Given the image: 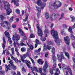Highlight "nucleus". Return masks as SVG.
Segmentation results:
<instances>
[{"label": "nucleus", "instance_id": "obj_1", "mask_svg": "<svg viewBox=\"0 0 75 75\" xmlns=\"http://www.w3.org/2000/svg\"><path fill=\"white\" fill-rule=\"evenodd\" d=\"M62 5V3L60 2L58 0L56 1L52 4V2H50L49 3V8L51 9H58V8L61 7Z\"/></svg>", "mask_w": 75, "mask_h": 75}, {"label": "nucleus", "instance_id": "obj_10", "mask_svg": "<svg viewBox=\"0 0 75 75\" xmlns=\"http://www.w3.org/2000/svg\"><path fill=\"white\" fill-rule=\"evenodd\" d=\"M18 30L19 31V33L21 34V35L22 36L24 37L23 39L24 40H27V38L25 37V34H24V32H23V31L21 29V28H19Z\"/></svg>", "mask_w": 75, "mask_h": 75}, {"label": "nucleus", "instance_id": "obj_46", "mask_svg": "<svg viewBox=\"0 0 75 75\" xmlns=\"http://www.w3.org/2000/svg\"><path fill=\"white\" fill-rule=\"evenodd\" d=\"M63 27L64 28H67V25L65 24H64L63 25Z\"/></svg>", "mask_w": 75, "mask_h": 75}, {"label": "nucleus", "instance_id": "obj_6", "mask_svg": "<svg viewBox=\"0 0 75 75\" xmlns=\"http://www.w3.org/2000/svg\"><path fill=\"white\" fill-rule=\"evenodd\" d=\"M12 38L14 42L13 43L14 46V47H16V42H15V40H16L17 41H18V40H20V36H19L18 35H16L15 38V36H14V35H13Z\"/></svg>", "mask_w": 75, "mask_h": 75}, {"label": "nucleus", "instance_id": "obj_16", "mask_svg": "<svg viewBox=\"0 0 75 75\" xmlns=\"http://www.w3.org/2000/svg\"><path fill=\"white\" fill-rule=\"evenodd\" d=\"M10 56L12 59L13 60H14L16 63H18V59H17V58H14V57L13 56H12V55L11 54H10Z\"/></svg>", "mask_w": 75, "mask_h": 75}, {"label": "nucleus", "instance_id": "obj_25", "mask_svg": "<svg viewBox=\"0 0 75 75\" xmlns=\"http://www.w3.org/2000/svg\"><path fill=\"white\" fill-rule=\"evenodd\" d=\"M28 45V46L29 47H30V49L31 50H33V49H34V47H33V46L32 45H29V44H27Z\"/></svg>", "mask_w": 75, "mask_h": 75}, {"label": "nucleus", "instance_id": "obj_5", "mask_svg": "<svg viewBox=\"0 0 75 75\" xmlns=\"http://www.w3.org/2000/svg\"><path fill=\"white\" fill-rule=\"evenodd\" d=\"M47 0H42L44 1L42 4H41L42 3V2L41 0H38V1L37 2V4L39 6H41V9H44V8L45 7V5H46V3L45 2L47 1Z\"/></svg>", "mask_w": 75, "mask_h": 75}, {"label": "nucleus", "instance_id": "obj_47", "mask_svg": "<svg viewBox=\"0 0 75 75\" xmlns=\"http://www.w3.org/2000/svg\"><path fill=\"white\" fill-rule=\"evenodd\" d=\"M4 23H5L6 24V25H8V22L7 21H3Z\"/></svg>", "mask_w": 75, "mask_h": 75}, {"label": "nucleus", "instance_id": "obj_19", "mask_svg": "<svg viewBox=\"0 0 75 75\" xmlns=\"http://www.w3.org/2000/svg\"><path fill=\"white\" fill-rule=\"evenodd\" d=\"M41 51V48H39L38 50H36L35 51V52L37 55H38V54H40V52Z\"/></svg>", "mask_w": 75, "mask_h": 75}, {"label": "nucleus", "instance_id": "obj_20", "mask_svg": "<svg viewBox=\"0 0 75 75\" xmlns=\"http://www.w3.org/2000/svg\"><path fill=\"white\" fill-rule=\"evenodd\" d=\"M67 70L69 71V72L70 75H72V71H71V69L70 67L69 66L67 67Z\"/></svg>", "mask_w": 75, "mask_h": 75}, {"label": "nucleus", "instance_id": "obj_4", "mask_svg": "<svg viewBox=\"0 0 75 75\" xmlns=\"http://www.w3.org/2000/svg\"><path fill=\"white\" fill-rule=\"evenodd\" d=\"M26 57H27L26 56V54H23V56H21V59L23 62H24L26 64L27 66L29 68H30V65H31V63L30 62L26 60H24V59H25Z\"/></svg>", "mask_w": 75, "mask_h": 75}, {"label": "nucleus", "instance_id": "obj_37", "mask_svg": "<svg viewBox=\"0 0 75 75\" xmlns=\"http://www.w3.org/2000/svg\"><path fill=\"white\" fill-rule=\"evenodd\" d=\"M1 24L2 27H5L6 25H4V22H2L1 23Z\"/></svg>", "mask_w": 75, "mask_h": 75}, {"label": "nucleus", "instance_id": "obj_14", "mask_svg": "<svg viewBox=\"0 0 75 75\" xmlns=\"http://www.w3.org/2000/svg\"><path fill=\"white\" fill-rule=\"evenodd\" d=\"M6 18L5 17V13H3L1 15H0V20L3 21Z\"/></svg>", "mask_w": 75, "mask_h": 75}, {"label": "nucleus", "instance_id": "obj_15", "mask_svg": "<svg viewBox=\"0 0 75 75\" xmlns=\"http://www.w3.org/2000/svg\"><path fill=\"white\" fill-rule=\"evenodd\" d=\"M5 66L6 67V70L7 71H8V69H10V68H11V67H13V66H12V65H11L10 64H9L8 66H7V64H6L5 65Z\"/></svg>", "mask_w": 75, "mask_h": 75}, {"label": "nucleus", "instance_id": "obj_39", "mask_svg": "<svg viewBox=\"0 0 75 75\" xmlns=\"http://www.w3.org/2000/svg\"><path fill=\"white\" fill-rule=\"evenodd\" d=\"M53 69H50V72L51 74H54V72H53Z\"/></svg>", "mask_w": 75, "mask_h": 75}, {"label": "nucleus", "instance_id": "obj_23", "mask_svg": "<svg viewBox=\"0 0 75 75\" xmlns=\"http://www.w3.org/2000/svg\"><path fill=\"white\" fill-rule=\"evenodd\" d=\"M70 18L71 19L72 22H74V20H75V17L73 16H71Z\"/></svg>", "mask_w": 75, "mask_h": 75}, {"label": "nucleus", "instance_id": "obj_22", "mask_svg": "<svg viewBox=\"0 0 75 75\" xmlns=\"http://www.w3.org/2000/svg\"><path fill=\"white\" fill-rule=\"evenodd\" d=\"M70 37L72 40H75V37L73 34H71L70 35Z\"/></svg>", "mask_w": 75, "mask_h": 75}, {"label": "nucleus", "instance_id": "obj_59", "mask_svg": "<svg viewBox=\"0 0 75 75\" xmlns=\"http://www.w3.org/2000/svg\"><path fill=\"white\" fill-rule=\"evenodd\" d=\"M36 42L37 44H40V42H39V41L38 40L36 39Z\"/></svg>", "mask_w": 75, "mask_h": 75}, {"label": "nucleus", "instance_id": "obj_45", "mask_svg": "<svg viewBox=\"0 0 75 75\" xmlns=\"http://www.w3.org/2000/svg\"><path fill=\"white\" fill-rule=\"evenodd\" d=\"M31 60V61H32L33 64H35V62H34V60H33V59H32V58H30Z\"/></svg>", "mask_w": 75, "mask_h": 75}, {"label": "nucleus", "instance_id": "obj_52", "mask_svg": "<svg viewBox=\"0 0 75 75\" xmlns=\"http://www.w3.org/2000/svg\"><path fill=\"white\" fill-rule=\"evenodd\" d=\"M28 26L29 27V29H30V30L31 31V25H30L29 24H28Z\"/></svg>", "mask_w": 75, "mask_h": 75}, {"label": "nucleus", "instance_id": "obj_43", "mask_svg": "<svg viewBox=\"0 0 75 75\" xmlns=\"http://www.w3.org/2000/svg\"><path fill=\"white\" fill-rule=\"evenodd\" d=\"M21 50L22 52H24V51H25V48L24 47L22 48L21 49Z\"/></svg>", "mask_w": 75, "mask_h": 75}, {"label": "nucleus", "instance_id": "obj_17", "mask_svg": "<svg viewBox=\"0 0 75 75\" xmlns=\"http://www.w3.org/2000/svg\"><path fill=\"white\" fill-rule=\"evenodd\" d=\"M31 69L32 72L33 74H35L34 73V71H37V67H30Z\"/></svg>", "mask_w": 75, "mask_h": 75}, {"label": "nucleus", "instance_id": "obj_51", "mask_svg": "<svg viewBox=\"0 0 75 75\" xmlns=\"http://www.w3.org/2000/svg\"><path fill=\"white\" fill-rule=\"evenodd\" d=\"M5 44L6 43H3L2 45V47H3V49H4L5 48Z\"/></svg>", "mask_w": 75, "mask_h": 75}, {"label": "nucleus", "instance_id": "obj_28", "mask_svg": "<svg viewBox=\"0 0 75 75\" xmlns=\"http://www.w3.org/2000/svg\"><path fill=\"white\" fill-rule=\"evenodd\" d=\"M65 54L68 58H69V54L67 52H65Z\"/></svg>", "mask_w": 75, "mask_h": 75}, {"label": "nucleus", "instance_id": "obj_58", "mask_svg": "<svg viewBox=\"0 0 75 75\" xmlns=\"http://www.w3.org/2000/svg\"><path fill=\"white\" fill-rule=\"evenodd\" d=\"M61 34L62 35H64V34H65V33H64V30H62Z\"/></svg>", "mask_w": 75, "mask_h": 75}, {"label": "nucleus", "instance_id": "obj_3", "mask_svg": "<svg viewBox=\"0 0 75 75\" xmlns=\"http://www.w3.org/2000/svg\"><path fill=\"white\" fill-rule=\"evenodd\" d=\"M4 3V8L6 10V14L8 16L10 15L12 12L11 9L10 8V5L8 2L4 1V0H0V4Z\"/></svg>", "mask_w": 75, "mask_h": 75}, {"label": "nucleus", "instance_id": "obj_18", "mask_svg": "<svg viewBox=\"0 0 75 75\" xmlns=\"http://www.w3.org/2000/svg\"><path fill=\"white\" fill-rule=\"evenodd\" d=\"M59 74H60V71L59 70L58 68H57L56 72L54 74V75H59Z\"/></svg>", "mask_w": 75, "mask_h": 75}, {"label": "nucleus", "instance_id": "obj_64", "mask_svg": "<svg viewBox=\"0 0 75 75\" xmlns=\"http://www.w3.org/2000/svg\"><path fill=\"white\" fill-rule=\"evenodd\" d=\"M0 72L2 74H4V71H0Z\"/></svg>", "mask_w": 75, "mask_h": 75}, {"label": "nucleus", "instance_id": "obj_12", "mask_svg": "<svg viewBox=\"0 0 75 75\" xmlns=\"http://www.w3.org/2000/svg\"><path fill=\"white\" fill-rule=\"evenodd\" d=\"M61 56L59 54H57V56L58 57V59L59 61L60 62H61L62 61V58L61 57H63L64 56V53H63V52H61Z\"/></svg>", "mask_w": 75, "mask_h": 75}, {"label": "nucleus", "instance_id": "obj_21", "mask_svg": "<svg viewBox=\"0 0 75 75\" xmlns=\"http://www.w3.org/2000/svg\"><path fill=\"white\" fill-rule=\"evenodd\" d=\"M36 7L37 8V10L38 11V13H40L41 12V8H40L37 7V6H36Z\"/></svg>", "mask_w": 75, "mask_h": 75}, {"label": "nucleus", "instance_id": "obj_24", "mask_svg": "<svg viewBox=\"0 0 75 75\" xmlns=\"http://www.w3.org/2000/svg\"><path fill=\"white\" fill-rule=\"evenodd\" d=\"M68 31L69 32L71 33V34H72L73 32H72V28L71 27H69V29H68Z\"/></svg>", "mask_w": 75, "mask_h": 75}, {"label": "nucleus", "instance_id": "obj_60", "mask_svg": "<svg viewBox=\"0 0 75 75\" xmlns=\"http://www.w3.org/2000/svg\"><path fill=\"white\" fill-rule=\"evenodd\" d=\"M58 66L59 67V68H60V69H61V64H58Z\"/></svg>", "mask_w": 75, "mask_h": 75}, {"label": "nucleus", "instance_id": "obj_9", "mask_svg": "<svg viewBox=\"0 0 75 75\" xmlns=\"http://www.w3.org/2000/svg\"><path fill=\"white\" fill-rule=\"evenodd\" d=\"M64 40L65 43L67 45H69L70 44V40H69V38L68 36L64 37Z\"/></svg>", "mask_w": 75, "mask_h": 75}, {"label": "nucleus", "instance_id": "obj_57", "mask_svg": "<svg viewBox=\"0 0 75 75\" xmlns=\"http://www.w3.org/2000/svg\"><path fill=\"white\" fill-rule=\"evenodd\" d=\"M12 27L13 28H16V25H12Z\"/></svg>", "mask_w": 75, "mask_h": 75}, {"label": "nucleus", "instance_id": "obj_36", "mask_svg": "<svg viewBox=\"0 0 75 75\" xmlns=\"http://www.w3.org/2000/svg\"><path fill=\"white\" fill-rule=\"evenodd\" d=\"M46 48L47 50H50L51 48V47L50 46L47 45L46 47Z\"/></svg>", "mask_w": 75, "mask_h": 75}, {"label": "nucleus", "instance_id": "obj_56", "mask_svg": "<svg viewBox=\"0 0 75 75\" xmlns=\"http://www.w3.org/2000/svg\"><path fill=\"white\" fill-rule=\"evenodd\" d=\"M13 2H14V4H16V1L14 0H12L11 1V3H13Z\"/></svg>", "mask_w": 75, "mask_h": 75}, {"label": "nucleus", "instance_id": "obj_26", "mask_svg": "<svg viewBox=\"0 0 75 75\" xmlns=\"http://www.w3.org/2000/svg\"><path fill=\"white\" fill-rule=\"evenodd\" d=\"M44 34H49V30L48 29H46L44 31Z\"/></svg>", "mask_w": 75, "mask_h": 75}, {"label": "nucleus", "instance_id": "obj_42", "mask_svg": "<svg viewBox=\"0 0 75 75\" xmlns=\"http://www.w3.org/2000/svg\"><path fill=\"white\" fill-rule=\"evenodd\" d=\"M35 37V35L33 34H31L30 35V38H33Z\"/></svg>", "mask_w": 75, "mask_h": 75}, {"label": "nucleus", "instance_id": "obj_48", "mask_svg": "<svg viewBox=\"0 0 75 75\" xmlns=\"http://www.w3.org/2000/svg\"><path fill=\"white\" fill-rule=\"evenodd\" d=\"M41 39L42 41H45V40H46V38H41Z\"/></svg>", "mask_w": 75, "mask_h": 75}, {"label": "nucleus", "instance_id": "obj_27", "mask_svg": "<svg viewBox=\"0 0 75 75\" xmlns=\"http://www.w3.org/2000/svg\"><path fill=\"white\" fill-rule=\"evenodd\" d=\"M5 34L6 36V37H9V35H9V33L7 31L5 32Z\"/></svg>", "mask_w": 75, "mask_h": 75}, {"label": "nucleus", "instance_id": "obj_7", "mask_svg": "<svg viewBox=\"0 0 75 75\" xmlns=\"http://www.w3.org/2000/svg\"><path fill=\"white\" fill-rule=\"evenodd\" d=\"M36 27L38 29V34L39 36H40L42 38V31L40 29L39 24H37Z\"/></svg>", "mask_w": 75, "mask_h": 75}, {"label": "nucleus", "instance_id": "obj_13", "mask_svg": "<svg viewBox=\"0 0 75 75\" xmlns=\"http://www.w3.org/2000/svg\"><path fill=\"white\" fill-rule=\"evenodd\" d=\"M48 67V64H47V62H45V64L43 67V69L45 72H46L47 69Z\"/></svg>", "mask_w": 75, "mask_h": 75}, {"label": "nucleus", "instance_id": "obj_49", "mask_svg": "<svg viewBox=\"0 0 75 75\" xmlns=\"http://www.w3.org/2000/svg\"><path fill=\"white\" fill-rule=\"evenodd\" d=\"M72 45L73 47H74V48H75V42H73L72 43Z\"/></svg>", "mask_w": 75, "mask_h": 75}, {"label": "nucleus", "instance_id": "obj_40", "mask_svg": "<svg viewBox=\"0 0 75 75\" xmlns=\"http://www.w3.org/2000/svg\"><path fill=\"white\" fill-rule=\"evenodd\" d=\"M42 59H39V60H38V63H39L40 64H41V62H42Z\"/></svg>", "mask_w": 75, "mask_h": 75}, {"label": "nucleus", "instance_id": "obj_32", "mask_svg": "<svg viewBox=\"0 0 75 75\" xmlns=\"http://www.w3.org/2000/svg\"><path fill=\"white\" fill-rule=\"evenodd\" d=\"M8 41H9V42H10L9 43V44H11V43H12V41H11V38H10V37H8Z\"/></svg>", "mask_w": 75, "mask_h": 75}, {"label": "nucleus", "instance_id": "obj_33", "mask_svg": "<svg viewBox=\"0 0 75 75\" xmlns=\"http://www.w3.org/2000/svg\"><path fill=\"white\" fill-rule=\"evenodd\" d=\"M13 18H14V17H11L10 19H9V21L11 23V22H12L13 21Z\"/></svg>", "mask_w": 75, "mask_h": 75}, {"label": "nucleus", "instance_id": "obj_50", "mask_svg": "<svg viewBox=\"0 0 75 75\" xmlns=\"http://www.w3.org/2000/svg\"><path fill=\"white\" fill-rule=\"evenodd\" d=\"M12 67H13V69H14V70H16V69L17 67H16V66L13 65V66H12Z\"/></svg>", "mask_w": 75, "mask_h": 75}, {"label": "nucleus", "instance_id": "obj_2", "mask_svg": "<svg viewBox=\"0 0 75 75\" xmlns=\"http://www.w3.org/2000/svg\"><path fill=\"white\" fill-rule=\"evenodd\" d=\"M51 33L54 38V41L57 45H59L60 43L61 42V39L58 38V34L57 31H55L54 29H52L51 30Z\"/></svg>", "mask_w": 75, "mask_h": 75}, {"label": "nucleus", "instance_id": "obj_61", "mask_svg": "<svg viewBox=\"0 0 75 75\" xmlns=\"http://www.w3.org/2000/svg\"><path fill=\"white\" fill-rule=\"evenodd\" d=\"M56 69V66H55L54 65L53 67V70H55Z\"/></svg>", "mask_w": 75, "mask_h": 75}, {"label": "nucleus", "instance_id": "obj_38", "mask_svg": "<svg viewBox=\"0 0 75 75\" xmlns=\"http://www.w3.org/2000/svg\"><path fill=\"white\" fill-rule=\"evenodd\" d=\"M42 68H39V72L40 73H42Z\"/></svg>", "mask_w": 75, "mask_h": 75}, {"label": "nucleus", "instance_id": "obj_30", "mask_svg": "<svg viewBox=\"0 0 75 75\" xmlns=\"http://www.w3.org/2000/svg\"><path fill=\"white\" fill-rule=\"evenodd\" d=\"M45 17L47 18V19H48V18H49V14L48 13H46L45 14Z\"/></svg>", "mask_w": 75, "mask_h": 75}, {"label": "nucleus", "instance_id": "obj_8", "mask_svg": "<svg viewBox=\"0 0 75 75\" xmlns=\"http://www.w3.org/2000/svg\"><path fill=\"white\" fill-rule=\"evenodd\" d=\"M51 52L53 54L52 56V58L53 61V62H55V61H56V57H55V48L54 47H53L52 48Z\"/></svg>", "mask_w": 75, "mask_h": 75}, {"label": "nucleus", "instance_id": "obj_54", "mask_svg": "<svg viewBox=\"0 0 75 75\" xmlns=\"http://www.w3.org/2000/svg\"><path fill=\"white\" fill-rule=\"evenodd\" d=\"M22 70L23 71H24L25 72H26V70L24 69V67H23L22 68Z\"/></svg>", "mask_w": 75, "mask_h": 75}, {"label": "nucleus", "instance_id": "obj_62", "mask_svg": "<svg viewBox=\"0 0 75 75\" xmlns=\"http://www.w3.org/2000/svg\"><path fill=\"white\" fill-rule=\"evenodd\" d=\"M64 13H61V17H64Z\"/></svg>", "mask_w": 75, "mask_h": 75}, {"label": "nucleus", "instance_id": "obj_41", "mask_svg": "<svg viewBox=\"0 0 75 75\" xmlns=\"http://www.w3.org/2000/svg\"><path fill=\"white\" fill-rule=\"evenodd\" d=\"M28 16H26L25 18L24 19L23 21H27V20H28Z\"/></svg>", "mask_w": 75, "mask_h": 75}, {"label": "nucleus", "instance_id": "obj_63", "mask_svg": "<svg viewBox=\"0 0 75 75\" xmlns=\"http://www.w3.org/2000/svg\"><path fill=\"white\" fill-rule=\"evenodd\" d=\"M17 75H21V74L20 73V72L18 71H17Z\"/></svg>", "mask_w": 75, "mask_h": 75}, {"label": "nucleus", "instance_id": "obj_11", "mask_svg": "<svg viewBox=\"0 0 75 75\" xmlns=\"http://www.w3.org/2000/svg\"><path fill=\"white\" fill-rule=\"evenodd\" d=\"M56 14L54 13H52L51 16L50 17V20L51 21H53L54 20H56L57 17L56 16Z\"/></svg>", "mask_w": 75, "mask_h": 75}, {"label": "nucleus", "instance_id": "obj_31", "mask_svg": "<svg viewBox=\"0 0 75 75\" xmlns=\"http://www.w3.org/2000/svg\"><path fill=\"white\" fill-rule=\"evenodd\" d=\"M62 67L63 69H67V66L65 64H63L62 66Z\"/></svg>", "mask_w": 75, "mask_h": 75}, {"label": "nucleus", "instance_id": "obj_44", "mask_svg": "<svg viewBox=\"0 0 75 75\" xmlns=\"http://www.w3.org/2000/svg\"><path fill=\"white\" fill-rule=\"evenodd\" d=\"M15 50L16 52H17L18 51V49L17 48V47H15Z\"/></svg>", "mask_w": 75, "mask_h": 75}, {"label": "nucleus", "instance_id": "obj_35", "mask_svg": "<svg viewBox=\"0 0 75 75\" xmlns=\"http://www.w3.org/2000/svg\"><path fill=\"white\" fill-rule=\"evenodd\" d=\"M16 13L17 14H20V10H19V9H17L16 10Z\"/></svg>", "mask_w": 75, "mask_h": 75}, {"label": "nucleus", "instance_id": "obj_34", "mask_svg": "<svg viewBox=\"0 0 75 75\" xmlns=\"http://www.w3.org/2000/svg\"><path fill=\"white\" fill-rule=\"evenodd\" d=\"M9 64H11L12 65V66H13V65H14V64H13V60H10L9 62Z\"/></svg>", "mask_w": 75, "mask_h": 75}, {"label": "nucleus", "instance_id": "obj_53", "mask_svg": "<svg viewBox=\"0 0 75 75\" xmlns=\"http://www.w3.org/2000/svg\"><path fill=\"white\" fill-rule=\"evenodd\" d=\"M3 44H6V40H5V39L4 38H3Z\"/></svg>", "mask_w": 75, "mask_h": 75}, {"label": "nucleus", "instance_id": "obj_29", "mask_svg": "<svg viewBox=\"0 0 75 75\" xmlns=\"http://www.w3.org/2000/svg\"><path fill=\"white\" fill-rule=\"evenodd\" d=\"M11 50L12 55H14V47L11 48Z\"/></svg>", "mask_w": 75, "mask_h": 75}, {"label": "nucleus", "instance_id": "obj_55", "mask_svg": "<svg viewBox=\"0 0 75 75\" xmlns=\"http://www.w3.org/2000/svg\"><path fill=\"white\" fill-rule=\"evenodd\" d=\"M52 44H53V42H50L48 43V45H52Z\"/></svg>", "mask_w": 75, "mask_h": 75}]
</instances>
